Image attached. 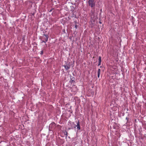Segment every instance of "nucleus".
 <instances>
[{
  "instance_id": "nucleus-5",
  "label": "nucleus",
  "mask_w": 146,
  "mask_h": 146,
  "mask_svg": "<svg viewBox=\"0 0 146 146\" xmlns=\"http://www.w3.org/2000/svg\"><path fill=\"white\" fill-rule=\"evenodd\" d=\"M66 70H68L70 68V66L69 65H67L66 66H64Z\"/></svg>"
},
{
  "instance_id": "nucleus-1",
  "label": "nucleus",
  "mask_w": 146,
  "mask_h": 146,
  "mask_svg": "<svg viewBox=\"0 0 146 146\" xmlns=\"http://www.w3.org/2000/svg\"><path fill=\"white\" fill-rule=\"evenodd\" d=\"M88 3L89 6H90L92 8L94 7L95 6L96 3L94 0H89Z\"/></svg>"
},
{
  "instance_id": "nucleus-6",
  "label": "nucleus",
  "mask_w": 146,
  "mask_h": 146,
  "mask_svg": "<svg viewBox=\"0 0 146 146\" xmlns=\"http://www.w3.org/2000/svg\"><path fill=\"white\" fill-rule=\"evenodd\" d=\"M101 70L100 69H98V70L97 74H98V78H99L100 76V72Z\"/></svg>"
},
{
  "instance_id": "nucleus-8",
  "label": "nucleus",
  "mask_w": 146,
  "mask_h": 146,
  "mask_svg": "<svg viewBox=\"0 0 146 146\" xmlns=\"http://www.w3.org/2000/svg\"><path fill=\"white\" fill-rule=\"evenodd\" d=\"M64 134L66 135V137L67 136L68 132H65L64 133Z\"/></svg>"
},
{
  "instance_id": "nucleus-10",
  "label": "nucleus",
  "mask_w": 146,
  "mask_h": 146,
  "mask_svg": "<svg viewBox=\"0 0 146 146\" xmlns=\"http://www.w3.org/2000/svg\"><path fill=\"white\" fill-rule=\"evenodd\" d=\"M45 42V41L44 40H42V42L41 43H42V42Z\"/></svg>"
},
{
  "instance_id": "nucleus-13",
  "label": "nucleus",
  "mask_w": 146,
  "mask_h": 146,
  "mask_svg": "<svg viewBox=\"0 0 146 146\" xmlns=\"http://www.w3.org/2000/svg\"><path fill=\"white\" fill-rule=\"evenodd\" d=\"M45 45H46V46H47V44H45Z\"/></svg>"
},
{
  "instance_id": "nucleus-2",
  "label": "nucleus",
  "mask_w": 146,
  "mask_h": 146,
  "mask_svg": "<svg viewBox=\"0 0 146 146\" xmlns=\"http://www.w3.org/2000/svg\"><path fill=\"white\" fill-rule=\"evenodd\" d=\"M48 36L45 35H44L42 37L41 40H44L45 43H46L48 40Z\"/></svg>"
},
{
  "instance_id": "nucleus-12",
  "label": "nucleus",
  "mask_w": 146,
  "mask_h": 146,
  "mask_svg": "<svg viewBox=\"0 0 146 146\" xmlns=\"http://www.w3.org/2000/svg\"><path fill=\"white\" fill-rule=\"evenodd\" d=\"M126 119L127 120H128V118L127 117Z\"/></svg>"
},
{
  "instance_id": "nucleus-11",
  "label": "nucleus",
  "mask_w": 146,
  "mask_h": 146,
  "mask_svg": "<svg viewBox=\"0 0 146 146\" xmlns=\"http://www.w3.org/2000/svg\"><path fill=\"white\" fill-rule=\"evenodd\" d=\"M40 54H43V51H41Z\"/></svg>"
},
{
  "instance_id": "nucleus-9",
  "label": "nucleus",
  "mask_w": 146,
  "mask_h": 146,
  "mask_svg": "<svg viewBox=\"0 0 146 146\" xmlns=\"http://www.w3.org/2000/svg\"><path fill=\"white\" fill-rule=\"evenodd\" d=\"M101 62H98V66H99L101 65Z\"/></svg>"
},
{
  "instance_id": "nucleus-3",
  "label": "nucleus",
  "mask_w": 146,
  "mask_h": 146,
  "mask_svg": "<svg viewBox=\"0 0 146 146\" xmlns=\"http://www.w3.org/2000/svg\"><path fill=\"white\" fill-rule=\"evenodd\" d=\"M76 127H77V128L78 130H79L80 129V122L79 121H78L77 123V125H76Z\"/></svg>"
},
{
  "instance_id": "nucleus-7",
  "label": "nucleus",
  "mask_w": 146,
  "mask_h": 146,
  "mask_svg": "<svg viewBox=\"0 0 146 146\" xmlns=\"http://www.w3.org/2000/svg\"><path fill=\"white\" fill-rule=\"evenodd\" d=\"M101 58L102 57L100 56H99L98 57V62H101Z\"/></svg>"
},
{
  "instance_id": "nucleus-4",
  "label": "nucleus",
  "mask_w": 146,
  "mask_h": 146,
  "mask_svg": "<svg viewBox=\"0 0 146 146\" xmlns=\"http://www.w3.org/2000/svg\"><path fill=\"white\" fill-rule=\"evenodd\" d=\"M55 126V124L54 123H51L49 125L50 127H53L54 128Z\"/></svg>"
}]
</instances>
